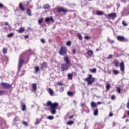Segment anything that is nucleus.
<instances>
[{
  "instance_id": "obj_2",
  "label": "nucleus",
  "mask_w": 129,
  "mask_h": 129,
  "mask_svg": "<svg viewBox=\"0 0 129 129\" xmlns=\"http://www.w3.org/2000/svg\"><path fill=\"white\" fill-rule=\"evenodd\" d=\"M85 81L87 82V84L89 85L92 84L93 82H94V78L92 77V75L90 74L87 78L85 79Z\"/></svg>"
},
{
  "instance_id": "obj_51",
  "label": "nucleus",
  "mask_w": 129,
  "mask_h": 129,
  "mask_svg": "<svg viewBox=\"0 0 129 129\" xmlns=\"http://www.w3.org/2000/svg\"><path fill=\"white\" fill-rule=\"evenodd\" d=\"M109 116H110V117H111V116H113V114H112V113H110Z\"/></svg>"
},
{
  "instance_id": "obj_25",
  "label": "nucleus",
  "mask_w": 129,
  "mask_h": 129,
  "mask_svg": "<svg viewBox=\"0 0 129 129\" xmlns=\"http://www.w3.org/2000/svg\"><path fill=\"white\" fill-rule=\"evenodd\" d=\"M25 31V29L23 27H21L20 29H19L18 31L19 33H23Z\"/></svg>"
},
{
  "instance_id": "obj_29",
  "label": "nucleus",
  "mask_w": 129,
  "mask_h": 129,
  "mask_svg": "<svg viewBox=\"0 0 129 129\" xmlns=\"http://www.w3.org/2000/svg\"><path fill=\"white\" fill-rule=\"evenodd\" d=\"M77 36L79 40H82V36H81L80 33H77Z\"/></svg>"
},
{
  "instance_id": "obj_58",
  "label": "nucleus",
  "mask_w": 129,
  "mask_h": 129,
  "mask_svg": "<svg viewBox=\"0 0 129 129\" xmlns=\"http://www.w3.org/2000/svg\"><path fill=\"white\" fill-rule=\"evenodd\" d=\"M74 103H75V105H76V101L75 100L73 101Z\"/></svg>"
},
{
  "instance_id": "obj_12",
  "label": "nucleus",
  "mask_w": 129,
  "mask_h": 129,
  "mask_svg": "<svg viewBox=\"0 0 129 129\" xmlns=\"http://www.w3.org/2000/svg\"><path fill=\"white\" fill-rule=\"evenodd\" d=\"M50 21H51L52 22H54V19H53V17L51 16L49 17H47L45 18V22L48 23V22H50Z\"/></svg>"
},
{
  "instance_id": "obj_55",
  "label": "nucleus",
  "mask_w": 129,
  "mask_h": 129,
  "mask_svg": "<svg viewBox=\"0 0 129 129\" xmlns=\"http://www.w3.org/2000/svg\"><path fill=\"white\" fill-rule=\"evenodd\" d=\"M5 25L6 26H9V22H6L5 23Z\"/></svg>"
},
{
  "instance_id": "obj_35",
  "label": "nucleus",
  "mask_w": 129,
  "mask_h": 129,
  "mask_svg": "<svg viewBox=\"0 0 129 129\" xmlns=\"http://www.w3.org/2000/svg\"><path fill=\"white\" fill-rule=\"evenodd\" d=\"M68 77L69 79H71L72 78V74H68Z\"/></svg>"
},
{
  "instance_id": "obj_32",
  "label": "nucleus",
  "mask_w": 129,
  "mask_h": 129,
  "mask_svg": "<svg viewBox=\"0 0 129 129\" xmlns=\"http://www.w3.org/2000/svg\"><path fill=\"white\" fill-rule=\"evenodd\" d=\"M43 21V18H40V19L38 20V24H39V25H41V24H42Z\"/></svg>"
},
{
  "instance_id": "obj_39",
  "label": "nucleus",
  "mask_w": 129,
  "mask_h": 129,
  "mask_svg": "<svg viewBox=\"0 0 129 129\" xmlns=\"http://www.w3.org/2000/svg\"><path fill=\"white\" fill-rule=\"evenodd\" d=\"M59 91H60V92H63V91H64V87H61Z\"/></svg>"
},
{
  "instance_id": "obj_47",
  "label": "nucleus",
  "mask_w": 129,
  "mask_h": 129,
  "mask_svg": "<svg viewBox=\"0 0 129 129\" xmlns=\"http://www.w3.org/2000/svg\"><path fill=\"white\" fill-rule=\"evenodd\" d=\"M41 43H43V44H45V39H41Z\"/></svg>"
},
{
  "instance_id": "obj_60",
  "label": "nucleus",
  "mask_w": 129,
  "mask_h": 129,
  "mask_svg": "<svg viewBox=\"0 0 129 129\" xmlns=\"http://www.w3.org/2000/svg\"><path fill=\"white\" fill-rule=\"evenodd\" d=\"M125 117H126L125 115L123 116V118H125Z\"/></svg>"
},
{
  "instance_id": "obj_44",
  "label": "nucleus",
  "mask_w": 129,
  "mask_h": 129,
  "mask_svg": "<svg viewBox=\"0 0 129 129\" xmlns=\"http://www.w3.org/2000/svg\"><path fill=\"white\" fill-rule=\"evenodd\" d=\"M35 69L36 72H38V71H39V69L38 67H35Z\"/></svg>"
},
{
  "instance_id": "obj_9",
  "label": "nucleus",
  "mask_w": 129,
  "mask_h": 129,
  "mask_svg": "<svg viewBox=\"0 0 129 129\" xmlns=\"http://www.w3.org/2000/svg\"><path fill=\"white\" fill-rule=\"evenodd\" d=\"M64 62L67 65H69L70 64V60H69V58H68V56H66L64 58Z\"/></svg>"
},
{
  "instance_id": "obj_1",
  "label": "nucleus",
  "mask_w": 129,
  "mask_h": 129,
  "mask_svg": "<svg viewBox=\"0 0 129 129\" xmlns=\"http://www.w3.org/2000/svg\"><path fill=\"white\" fill-rule=\"evenodd\" d=\"M46 105L47 106H51L49 109L52 114H56V110L57 109V107H58V105L57 103H52L51 101H48Z\"/></svg>"
},
{
  "instance_id": "obj_56",
  "label": "nucleus",
  "mask_w": 129,
  "mask_h": 129,
  "mask_svg": "<svg viewBox=\"0 0 129 129\" xmlns=\"http://www.w3.org/2000/svg\"><path fill=\"white\" fill-rule=\"evenodd\" d=\"M84 105H85L84 103H82L81 104V106L82 107H83V106H84Z\"/></svg>"
},
{
  "instance_id": "obj_10",
  "label": "nucleus",
  "mask_w": 129,
  "mask_h": 129,
  "mask_svg": "<svg viewBox=\"0 0 129 129\" xmlns=\"http://www.w3.org/2000/svg\"><path fill=\"white\" fill-rule=\"evenodd\" d=\"M58 12H59V13H60V12H63V13H66L67 12V10L65 8L61 7L58 9Z\"/></svg>"
},
{
  "instance_id": "obj_4",
  "label": "nucleus",
  "mask_w": 129,
  "mask_h": 129,
  "mask_svg": "<svg viewBox=\"0 0 129 129\" xmlns=\"http://www.w3.org/2000/svg\"><path fill=\"white\" fill-rule=\"evenodd\" d=\"M65 50H66V47H62L61 48L60 50L59 51V54H60L61 56H64V55L66 54V51H65Z\"/></svg>"
},
{
  "instance_id": "obj_50",
  "label": "nucleus",
  "mask_w": 129,
  "mask_h": 129,
  "mask_svg": "<svg viewBox=\"0 0 129 129\" xmlns=\"http://www.w3.org/2000/svg\"><path fill=\"white\" fill-rule=\"evenodd\" d=\"M24 38H25V39H28V38H29V35H25L24 36Z\"/></svg>"
},
{
  "instance_id": "obj_5",
  "label": "nucleus",
  "mask_w": 129,
  "mask_h": 129,
  "mask_svg": "<svg viewBox=\"0 0 129 129\" xmlns=\"http://www.w3.org/2000/svg\"><path fill=\"white\" fill-rule=\"evenodd\" d=\"M23 63H24V60L22 59V58L19 59V64H18V71L22 68V65H23Z\"/></svg>"
},
{
  "instance_id": "obj_34",
  "label": "nucleus",
  "mask_w": 129,
  "mask_h": 129,
  "mask_svg": "<svg viewBox=\"0 0 129 129\" xmlns=\"http://www.w3.org/2000/svg\"><path fill=\"white\" fill-rule=\"evenodd\" d=\"M44 9H49L50 5H49L48 4H46L45 5H44Z\"/></svg>"
},
{
  "instance_id": "obj_33",
  "label": "nucleus",
  "mask_w": 129,
  "mask_h": 129,
  "mask_svg": "<svg viewBox=\"0 0 129 129\" xmlns=\"http://www.w3.org/2000/svg\"><path fill=\"white\" fill-rule=\"evenodd\" d=\"M90 71L92 73H95L96 72V69H90Z\"/></svg>"
},
{
  "instance_id": "obj_23",
  "label": "nucleus",
  "mask_w": 129,
  "mask_h": 129,
  "mask_svg": "<svg viewBox=\"0 0 129 129\" xmlns=\"http://www.w3.org/2000/svg\"><path fill=\"white\" fill-rule=\"evenodd\" d=\"M113 74H115V75H117L118 73H119V71H118L117 70H113Z\"/></svg>"
},
{
  "instance_id": "obj_41",
  "label": "nucleus",
  "mask_w": 129,
  "mask_h": 129,
  "mask_svg": "<svg viewBox=\"0 0 129 129\" xmlns=\"http://www.w3.org/2000/svg\"><path fill=\"white\" fill-rule=\"evenodd\" d=\"M57 85H59L60 86H62L63 85V83L61 82H57Z\"/></svg>"
},
{
  "instance_id": "obj_19",
  "label": "nucleus",
  "mask_w": 129,
  "mask_h": 129,
  "mask_svg": "<svg viewBox=\"0 0 129 129\" xmlns=\"http://www.w3.org/2000/svg\"><path fill=\"white\" fill-rule=\"evenodd\" d=\"M19 9L21 10V11H25V8L23 7V5H22V3H19Z\"/></svg>"
},
{
  "instance_id": "obj_26",
  "label": "nucleus",
  "mask_w": 129,
  "mask_h": 129,
  "mask_svg": "<svg viewBox=\"0 0 129 129\" xmlns=\"http://www.w3.org/2000/svg\"><path fill=\"white\" fill-rule=\"evenodd\" d=\"M7 37L8 38H12V37H14V33H9L7 35Z\"/></svg>"
},
{
  "instance_id": "obj_42",
  "label": "nucleus",
  "mask_w": 129,
  "mask_h": 129,
  "mask_svg": "<svg viewBox=\"0 0 129 129\" xmlns=\"http://www.w3.org/2000/svg\"><path fill=\"white\" fill-rule=\"evenodd\" d=\"M66 45L67 46H70V45H71V42L70 41H67L66 43Z\"/></svg>"
},
{
  "instance_id": "obj_49",
  "label": "nucleus",
  "mask_w": 129,
  "mask_h": 129,
  "mask_svg": "<svg viewBox=\"0 0 129 129\" xmlns=\"http://www.w3.org/2000/svg\"><path fill=\"white\" fill-rule=\"evenodd\" d=\"M72 52H73V54H75V52H76V49H73Z\"/></svg>"
},
{
  "instance_id": "obj_20",
  "label": "nucleus",
  "mask_w": 129,
  "mask_h": 129,
  "mask_svg": "<svg viewBox=\"0 0 129 129\" xmlns=\"http://www.w3.org/2000/svg\"><path fill=\"white\" fill-rule=\"evenodd\" d=\"M22 111H25L26 110V105L25 104H23L22 105Z\"/></svg>"
},
{
  "instance_id": "obj_43",
  "label": "nucleus",
  "mask_w": 129,
  "mask_h": 129,
  "mask_svg": "<svg viewBox=\"0 0 129 129\" xmlns=\"http://www.w3.org/2000/svg\"><path fill=\"white\" fill-rule=\"evenodd\" d=\"M112 57H113L112 55H109L108 57L107 58V59L108 60H109V59H112Z\"/></svg>"
},
{
  "instance_id": "obj_36",
  "label": "nucleus",
  "mask_w": 129,
  "mask_h": 129,
  "mask_svg": "<svg viewBox=\"0 0 129 129\" xmlns=\"http://www.w3.org/2000/svg\"><path fill=\"white\" fill-rule=\"evenodd\" d=\"M106 89H107L108 90V89H109V88H110V84H107L106 86Z\"/></svg>"
},
{
  "instance_id": "obj_7",
  "label": "nucleus",
  "mask_w": 129,
  "mask_h": 129,
  "mask_svg": "<svg viewBox=\"0 0 129 129\" xmlns=\"http://www.w3.org/2000/svg\"><path fill=\"white\" fill-rule=\"evenodd\" d=\"M108 17L112 18V19H115V18H116V14L115 13L109 14Z\"/></svg>"
},
{
  "instance_id": "obj_63",
  "label": "nucleus",
  "mask_w": 129,
  "mask_h": 129,
  "mask_svg": "<svg viewBox=\"0 0 129 129\" xmlns=\"http://www.w3.org/2000/svg\"><path fill=\"white\" fill-rule=\"evenodd\" d=\"M89 1H91V0H89Z\"/></svg>"
},
{
  "instance_id": "obj_37",
  "label": "nucleus",
  "mask_w": 129,
  "mask_h": 129,
  "mask_svg": "<svg viewBox=\"0 0 129 129\" xmlns=\"http://www.w3.org/2000/svg\"><path fill=\"white\" fill-rule=\"evenodd\" d=\"M114 65L115 66H116V67H118V66H119V62L115 61L114 63Z\"/></svg>"
},
{
  "instance_id": "obj_52",
  "label": "nucleus",
  "mask_w": 129,
  "mask_h": 129,
  "mask_svg": "<svg viewBox=\"0 0 129 129\" xmlns=\"http://www.w3.org/2000/svg\"><path fill=\"white\" fill-rule=\"evenodd\" d=\"M3 7H4V5L0 3V9H2V8H3Z\"/></svg>"
},
{
  "instance_id": "obj_40",
  "label": "nucleus",
  "mask_w": 129,
  "mask_h": 129,
  "mask_svg": "<svg viewBox=\"0 0 129 129\" xmlns=\"http://www.w3.org/2000/svg\"><path fill=\"white\" fill-rule=\"evenodd\" d=\"M122 23V25H123V26H127V24H126V22H125V21H123Z\"/></svg>"
},
{
  "instance_id": "obj_24",
  "label": "nucleus",
  "mask_w": 129,
  "mask_h": 129,
  "mask_svg": "<svg viewBox=\"0 0 129 129\" xmlns=\"http://www.w3.org/2000/svg\"><path fill=\"white\" fill-rule=\"evenodd\" d=\"M96 14L98 16H101V15H103V12H102L101 11H97Z\"/></svg>"
},
{
  "instance_id": "obj_61",
  "label": "nucleus",
  "mask_w": 129,
  "mask_h": 129,
  "mask_svg": "<svg viewBox=\"0 0 129 129\" xmlns=\"http://www.w3.org/2000/svg\"><path fill=\"white\" fill-rule=\"evenodd\" d=\"M127 114H128V115H129V111L127 112Z\"/></svg>"
},
{
  "instance_id": "obj_27",
  "label": "nucleus",
  "mask_w": 129,
  "mask_h": 129,
  "mask_svg": "<svg viewBox=\"0 0 129 129\" xmlns=\"http://www.w3.org/2000/svg\"><path fill=\"white\" fill-rule=\"evenodd\" d=\"M41 67L42 69H43V68H45L47 67V63L44 62L43 63H42L41 64Z\"/></svg>"
},
{
  "instance_id": "obj_53",
  "label": "nucleus",
  "mask_w": 129,
  "mask_h": 129,
  "mask_svg": "<svg viewBox=\"0 0 129 129\" xmlns=\"http://www.w3.org/2000/svg\"><path fill=\"white\" fill-rule=\"evenodd\" d=\"M69 119H71V118H73V115H71L69 117Z\"/></svg>"
},
{
  "instance_id": "obj_48",
  "label": "nucleus",
  "mask_w": 129,
  "mask_h": 129,
  "mask_svg": "<svg viewBox=\"0 0 129 129\" xmlns=\"http://www.w3.org/2000/svg\"><path fill=\"white\" fill-rule=\"evenodd\" d=\"M111 99H112L113 100H114V99H115V96L112 95L111 96Z\"/></svg>"
},
{
  "instance_id": "obj_18",
  "label": "nucleus",
  "mask_w": 129,
  "mask_h": 129,
  "mask_svg": "<svg viewBox=\"0 0 129 129\" xmlns=\"http://www.w3.org/2000/svg\"><path fill=\"white\" fill-rule=\"evenodd\" d=\"M93 114H94V115H95V116H97V115H98V109H95L94 111Z\"/></svg>"
},
{
  "instance_id": "obj_3",
  "label": "nucleus",
  "mask_w": 129,
  "mask_h": 129,
  "mask_svg": "<svg viewBox=\"0 0 129 129\" xmlns=\"http://www.w3.org/2000/svg\"><path fill=\"white\" fill-rule=\"evenodd\" d=\"M1 86L3 87V88H5L6 89H9V88H11V87H12V85L5 82L1 83Z\"/></svg>"
},
{
  "instance_id": "obj_13",
  "label": "nucleus",
  "mask_w": 129,
  "mask_h": 129,
  "mask_svg": "<svg viewBox=\"0 0 129 129\" xmlns=\"http://www.w3.org/2000/svg\"><path fill=\"white\" fill-rule=\"evenodd\" d=\"M120 68L121 71H124V62L122 61L120 64Z\"/></svg>"
},
{
  "instance_id": "obj_30",
  "label": "nucleus",
  "mask_w": 129,
  "mask_h": 129,
  "mask_svg": "<svg viewBox=\"0 0 129 129\" xmlns=\"http://www.w3.org/2000/svg\"><path fill=\"white\" fill-rule=\"evenodd\" d=\"M67 94L69 96H73L74 94L72 92H67Z\"/></svg>"
},
{
  "instance_id": "obj_45",
  "label": "nucleus",
  "mask_w": 129,
  "mask_h": 129,
  "mask_svg": "<svg viewBox=\"0 0 129 129\" xmlns=\"http://www.w3.org/2000/svg\"><path fill=\"white\" fill-rule=\"evenodd\" d=\"M117 91L118 93H120V88L117 87Z\"/></svg>"
},
{
  "instance_id": "obj_59",
  "label": "nucleus",
  "mask_w": 129,
  "mask_h": 129,
  "mask_svg": "<svg viewBox=\"0 0 129 129\" xmlns=\"http://www.w3.org/2000/svg\"><path fill=\"white\" fill-rule=\"evenodd\" d=\"M97 103V104H101V102H98Z\"/></svg>"
},
{
  "instance_id": "obj_62",
  "label": "nucleus",
  "mask_w": 129,
  "mask_h": 129,
  "mask_svg": "<svg viewBox=\"0 0 129 129\" xmlns=\"http://www.w3.org/2000/svg\"><path fill=\"white\" fill-rule=\"evenodd\" d=\"M96 51H98V49H97Z\"/></svg>"
},
{
  "instance_id": "obj_17",
  "label": "nucleus",
  "mask_w": 129,
  "mask_h": 129,
  "mask_svg": "<svg viewBox=\"0 0 129 129\" xmlns=\"http://www.w3.org/2000/svg\"><path fill=\"white\" fill-rule=\"evenodd\" d=\"M48 91H49V94H50V95H54V91H53V90H52V89L49 88L48 89Z\"/></svg>"
},
{
  "instance_id": "obj_6",
  "label": "nucleus",
  "mask_w": 129,
  "mask_h": 129,
  "mask_svg": "<svg viewBox=\"0 0 129 129\" xmlns=\"http://www.w3.org/2000/svg\"><path fill=\"white\" fill-rule=\"evenodd\" d=\"M32 88L33 92H36V90H37V83H33L32 84Z\"/></svg>"
},
{
  "instance_id": "obj_54",
  "label": "nucleus",
  "mask_w": 129,
  "mask_h": 129,
  "mask_svg": "<svg viewBox=\"0 0 129 129\" xmlns=\"http://www.w3.org/2000/svg\"><path fill=\"white\" fill-rule=\"evenodd\" d=\"M85 38H86V39H89V37H88V36H86L85 37Z\"/></svg>"
},
{
  "instance_id": "obj_38",
  "label": "nucleus",
  "mask_w": 129,
  "mask_h": 129,
  "mask_svg": "<svg viewBox=\"0 0 129 129\" xmlns=\"http://www.w3.org/2000/svg\"><path fill=\"white\" fill-rule=\"evenodd\" d=\"M40 123V121H39L38 119L36 120V122L35 123V125H37V124H39Z\"/></svg>"
},
{
  "instance_id": "obj_11",
  "label": "nucleus",
  "mask_w": 129,
  "mask_h": 129,
  "mask_svg": "<svg viewBox=\"0 0 129 129\" xmlns=\"http://www.w3.org/2000/svg\"><path fill=\"white\" fill-rule=\"evenodd\" d=\"M61 70L62 71H66V70H67L68 69V68L67 67V64H63L61 65Z\"/></svg>"
},
{
  "instance_id": "obj_8",
  "label": "nucleus",
  "mask_w": 129,
  "mask_h": 129,
  "mask_svg": "<svg viewBox=\"0 0 129 129\" xmlns=\"http://www.w3.org/2000/svg\"><path fill=\"white\" fill-rule=\"evenodd\" d=\"M117 39L118 41H120V42H123L124 40H125V38L122 36H118L117 37Z\"/></svg>"
},
{
  "instance_id": "obj_16",
  "label": "nucleus",
  "mask_w": 129,
  "mask_h": 129,
  "mask_svg": "<svg viewBox=\"0 0 129 129\" xmlns=\"http://www.w3.org/2000/svg\"><path fill=\"white\" fill-rule=\"evenodd\" d=\"M91 106L92 108H94V107H96V103L94 102H92L91 103Z\"/></svg>"
},
{
  "instance_id": "obj_15",
  "label": "nucleus",
  "mask_w": 129,
  "mask_h": 129,
  "mask_svg": "<svg viewBox=\"0 0 129 129\" xmlns=\"http://www.w3.org/2000/svg\"><path fill=\"white\" fill-rule=\"evenodd\" d=\"M32 12L31 11V10L30 9H28L26 11V13L28 16H32V14H31Z\"/></svg>"
},
{
  "instance_id": "obj_21",
  "label": "nucleus",
  "mask_w": 129,
  "mask_h": 129,
  "mask_svg": "<svg viewBox=\"0 0 129 129\" xmlns=\"http://www.w3.org/2000/svg\"><path fill=\"white\" fill-rule=\"evenodd\" d=\"M74 123V122L73 121H69L67 122V125H71Z\"/></svg>"
},
{
  "instance_id": "obj_28",
  "label": "nucleus",
  "mask_w": 129,
  "mask_h": 129,
  "mask_svg": "<svg viewBox=\"0 0 129 129\" xmlns=\"http://www.w3.org/2000/svg\"><path fill=\"white\" fill-rule=\"evenodd\" d=\"M6 92L5 90H1L0 91V95H4V94H6Z\"/></svg>"
},
{
  "instance_id": "obj_46",
  "label": "nucleus",
  "mask_w": 129,
  "mask_h": 129,
  "mask_svg": "<svg viewBox=\"0 0 129 129\" xmlns=\"http://www.w3.org/2000/svg\"><path fill=\"white\" fill-rule=\"evenodd\" d=\"M23 124L24 125H25V126H28V123H27V122H23Z\"/></svg>"
},
{
  "instance_id": "obj_22",
  "label": "nucleus",
  "mask_w": 129,
  "mask_h": 129,
  "mask_svg": "<svg viewBox=\"0 0 129 129\" xmlns=\"http://www.w3.org/2000/svg\"><path fill=\"white\" fill-rule=\"evenodd\" d=\"M8 51V49L6 48H4L2 50V52L3 54H7V52Z\"/></svg>"
},
{
  "instance_id": "obj_31",
  "label": "nucleus",
  "mask_w": 129,
  "mask_h": 129,
  "mask_svg": "<svg viewBox=\"0 0 129 129\" xmlns=\"http://www.w3.org/2000/svg\"><path fill=\"white\" fill-rule=\"evenodd\" d=\"M48 119H49L50 120H53L54 119V116H48L47 117Z\"/></svg>"
},
{
  "instance_id": "obj_14",
  "label": "nucleus",
  "mask_w": 129,
  "mask_h": 129,
  "mask_svg": "<svg viewBox=\"0 0 129 129\" xmlns=\"http://www.w3.org/2000/svg\"><path fill=\"white\" fill-rule=\"evenodd\" d=\"M87 55L88 56H92L93 55V51L91 50H88L87 52Z\"/></svg>"
},
{
  "instance_id": "obj_57",
  "label": "nucleus",
  "mask_w": 129,
  "mask_h": 129,
  "mask_svg": "<svg viewBox=\"0 0 129 129\" xmlns=\"http://www.w3.org/2000/svg\"><path fill=\"white\" fill-rule=\"evenodd\" d=\"M127 108L129 109V102L127 104Z\"/></svg>"
}]
</instances>
